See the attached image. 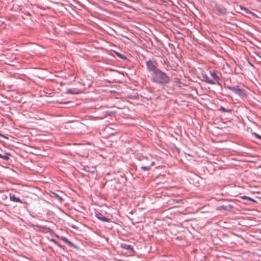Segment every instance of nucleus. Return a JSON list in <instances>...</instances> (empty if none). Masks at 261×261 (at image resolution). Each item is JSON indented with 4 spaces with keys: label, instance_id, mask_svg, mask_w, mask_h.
Returning a JSON list of instances; mask_svg holds the SVG:
<instances>
[{
    "label": "nucleus",
    "instance_id": "obj_1",
    "mask_svg": "<svg viewBox=\"0 0 261 261\" xmlns=\"http://www.w3.org/2000/svg\"><path fill=\"white\" fill-rule=\"evenodd\" d=\"M151 80L157 83L165 84L169 82L170 77L165 72L158 69L153 73Z\"/></svg>",
    "mask_w": 261,
    "mask_h": 261
},
{
    "label": "nucleus",
    "instance_id": "obj_2",
    "mask_svg": "<svg viewBox=\"0 0 261 261\" xmlns=\"http://www.w3.org/2000/svg\"><path fill=\"white\" fill-rule=\"evenodd\" d=\"M210 74L211 77H209L205 72L202 73V77L205 82L211 84H215L216 82H218L219 78L215 72L210 71Z\"/></svg>",
    "mask_w": 261,
    "mask_h": 261
},
{
    "label": "nucleus",
    "instance_id": "obj_3",
    "mask_svg": "<svg viewBox=\"0 0 261 261\" xmlns=\"http://www.w3.org/2000/svg\"><path fill=\"white\" fill-rule=\"evenodd\" d=\"M228 88L239 95L240 97H244L246 96V94L243 89L239 88V86H236L233 87L229 86Z\"/></svg>",
    "mask_w": 261,
    "mask_h": 261
},
{
    "label": "nucleus",
    "instance_id": "obj_4",
    "mask_svg": "<svg viewBox=\"0 0 261 261\" xmlns=\"http://www.w3.org/2000/svg\"><path fill=\"white\" fill-rule=\"evenodd\" d=\"M115 133V130L110 126L106 127L102 130V135L105 138H109Z\"/></svg>",
    "mask_w": 261,
    "mask_h": 261
},
{
    "label": "nucleus",
    "instance_id": "obj_5",
    "mask_svg": "<svg viewBox=\"0 0 261 261\" xmlns=\"http://www.w3.org/2000/svg\"><path fill=\"white\" fill-rule=\"evenodd\" d=\"M120 247L122 249L127 251V252L129 254V255H132L134 252L133 247L130 245L127 244L126 243H121Z\"/></svg>",
    "mask_w": 261,
    "mask_h": 261
},
{
    "label": "nucleus",
    "instance_id": "obj_6",
    "mask_svg": "<svg viewBox=\"0 0 261 261\" xmlns=\"http://www.w3.org/2000/svg\"><path fill=\"white\" fill-rule=\"evenodd\" d=\"M146 65L149 71H153V73L155 72V70H158L154 63L150 60L146 62Z\"/></svg>",
    "mask_w": 261,
    "mask_h": 261
},
{
    "label": "nucleus",
    "instance_id": "obj_7",
    "mask_svg": "<svg viewBox=\"0 0 261 261\" xmlns=\"http://www.w3.org/2000/svg\"><path fill=\"white\" fill-rule=\"evenodd\" d=\"M96 217L100 220L104 221V222H109L110 219L103 216L100 213H96Z\"/></svg>",
    "mask_w": 261,
    "mask_h": 261
},
{
    "label": "nucleus",
    "instance_id": "obj_8",
    "mask_svg": "<svg viewBox=\"0 0 261 261\" xmlns=\"http://www.w3.org/2000/svg\"><path fill=\"white\" fill-rule=\"evenodd\" d=\"M216 10L217 13L220 14H225L226 13V9L223 7H217Z\"/></svg>",
    "mask_w": 261,
    "mask_h": 261
},
{
    "label": "nucleus",
    "instance_id": "obj_9",
    "mask_svg": "<svg viewBox=\"0 0 261 261\" xmlns=\"http://www.w3.org/2000/svg\"><path fill=\"white\" fill-rule=\"evenodd\" d=\"M61 239L66 244H68L69 246L71 247H75V246L71 242L69 241L66 238L61 237Z\"/></svg>",
    "mask_w": 261,
    "mask_h": 261
},
{
    "label": "nucleus",
    "instance_id": "obj_10",
    "mask_svg": "<svg viewBox=\"0 0 261 261\" xmlns=\"http://www.w3.org/2000/svg\"><path fill=\"white\" fill-rule=\"evenodd\" d=\"M232 207L233 206L231 205H229L228 206L222 205L218 207V210L228 211L231 210V208H232Z\"/></svg>",
    "mask_w": 261,
    "mask_h": 261
},
{
    "label": "nucleus",
    "instance_id": "obj_11",
    "mask_svg": "<svg viewBox=\"0 0 261 261\" xmlns=\"http://www.w3.org/2000/svg\"><path fill=\"white\" fill-rule=\"evenodd\" d=\"M154 165V162H152L150 165L148 166H144L141 167L142 169L144 171H149L151 169V167Z\"/></svg>",
    "mask_w": 261,
    "mask_h": 261
},
{
    "label": "nucleus",
    "instance_id": "obj_12",
    "mask_svg": "<svg viewBox=\"0 0 261 261\" xmlns=\"http://www.w3.org/2000/svg\"><path fill=\"white\" fill-rule=\"evenodd\" d=\"M241 8V9L242 10H243L244 11V12L246 14H251L253 16H255V14L253 13L252 12H251L249 10L247 9L246 8H243L242 7H240Z\"/></svg>",
    "mask_w": 261,
    "mask_h": 261
},
{
    "label": "nucleus",
    "instance_id": "obj_13",
    "mask_svg": "<svg viewBox=\"0 0 261 261\" xmlns=\"http://www.w3.org/2000/svg\"><path fill=\"white\" fill-rule=\"evenodd\" d=\"M10 200L11 201H15V202H21V200H20L19 198L16 197L15 195H11L10 196Z\"/></svg>",
    "mask_w": 261,
    "mask_h": 261
},
{
    "label": "nucleus",
    "instance_id": "obj_14",
    "mask_svg": "<svg viewBox=\"0 0 261 261\" xmlns=\"http://www.w3.org/2000/svg\"><path fill=\"white\" fill-rule=\"evenodd\" d=\"M10 154L8 153H6L4 155H2L0 154V158H2L5 160H8L9 159Z\"/></svg>",
    "mask_w": 261,
    "mask_h": 261
},
{
    "label": "nucleus",
    "instance_id": "obj_15",
    "mask_svg": "<svg viewBox=\"0 0 261 261\" xmlns=\"http://www.w3.org/2000/svg\"><path fill=\"white\" fill-rule=\"evenodd\" d=\"M219 110L223 112H230V110H227L225 108H224L223 107H221L219 109Z\"/></svg>",
    "mask_w": 261,
    "mask_h": 261
},
{
    "label": "nucleus",
    "instance_id": "obj_16",
    "mask_svg": "<svg viewBox=\"0 0 261 261\" xmlns=\"http://www.w3.org/2000/svg\"><path fill=\"white\" fill-rule=\"evenodd\" d=\"M241 198L242 199H248L250 201H253V202H255V201L253 199H252L251 198L249 197H247L246 196H241Z\"/></svg>",
    "mask_w": 261,
    "mask_h": 261
},
{
    "label": "nucleus",
    "instance_id": "obj_17",
    "mask_svg": "<svg viewBox=\"0 0 261 261\" xmlns=\"http://www.w3.org/2000/svg\"><path fill=\"white\" fill-rule=\"evenodd\" d=\"M116 55H117V56L118 57L120 58L121 59H126V58L124 55H121V54H120V53H116Z\"/></svg>",
    "mask_w": 261,
    "mask_h": 261
},
{
    "label": "nucleus",
    "instance_id": "obj_18",
    "mask_svg": "<svg viewBox=\"0 0 261 261\" xmlns=\"http://www.w3.org/2000/svg\"><path fill=\"white\" fill-rule=\"evenodd\" d=\"M253 135L255 136L256 138L261 140V136L259 135L256 133H254Z\"/></svg>",
    "mask_w": 261,
    "mask_h": 261
},
{
    "label": "nucleus",
    "instance_id": "obj_19",
    "mask_svg": "<svg viewBox=\"0 0 261 261\" xmlns=\"http://www.w3.org/2000/svg\"><path fill=\"white\" fill-rule=\"evenodd\" d=\"M53 194L55 195V196L59 200H62V198L59 196L58 195V194L55 193H53Z\"/></svg>",
    "mask_w": 261,
    "mask_h": 261
},
{
    "label": "nucleus",
    "instance_id": "obj_20",
    "mask_svg": "<svg viewBox=\"0 0 261 261\" xmlns=\"http://www.w3.org/2000/svg\"><path fill=\"white\" fill-rule=\"evenodd\" d=\"M67 93H72V94H73V93H76H76H77V92H72L71 90H70V89L68 90Z\"/></svg>",
    "mask_w": 261,
    "mask_h": 261
}]
</instances>
